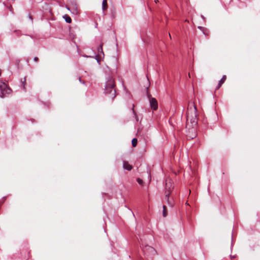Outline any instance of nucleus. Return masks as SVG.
Masks as SVG:
<instances>
[{"label": "nucleus", "mask_w": 260, "mask_h": 260, "mask_svg": "<svg viewBox=\"0 0 260 260\" xmlns=\"http://www.w3.org/2000/svg\"><path fill=\"white\" fill-rule=\"evenodd\" d=\"M132 111H133V113H134V114L135 115V117H137V114H136V113L135 111L134 108L132 109Z\"/></svg>", "instance_id": "dca6fc26"}, {"label": "nucleus", "mask_w": 260, "mask_h": 260, "mask_svg": "<svg viewBox=\"0 0 260 260\" xmlns=\"http://www.w3.org/2000/svg\"><path fill=\"white\" fill-rule=\"evenodd\" d=\"M67 8L74 15H78L79 14L80 10L78 5L75 2H72L69 6H67Z\"/></svg>", "instance_id": "20e7f679"}, {"label": "nucleus", "mask_w": 260, "mask_h": 260, "mask_svg": "<svg viewBox=\"0 0 260 260\" xmlns=\"http://www.w3.org/2000/svg\"><path fill=\"white\" fill-rule=\"evenodd\" d=\"M103 2H107V0H103Z\"/></svg>", "instance_id": "a211bd4d"}, {"label": "nucleus", "mask_w": 260, "mask_h": 260, "mask_svg": "<svg viewBox=\"0 0 260 260\" xmlns=\"http://www.w3.org/2000/svg\"><path fill=\"white\" fill-rule=\"evenodd\" d=\"M108 8V4L107 2H103L102 3V10L103 11L104 14H105V11Z\"/></svg>", "instance_id": "9d476101"}, {"label": "nucleus", "mask_w": 260, "mask_h": 260, "mask_svg": "<svg viewBox=\"0 0 260 260\" xmlns=\"http://www.w3.org/2000/svg\"><path fill=\"white\" fill-rule=\"evenodd\" d=\"M186 114V127H191V131L194 133L191 136H187V138L193 139L197 136L194 127L197 126L198 120L197 109L193 103H189Z\"/></svg>", "instance_id": "f257e3e1"}, {"label": "nucleus", "mask_w": 260, "mask_h": 260, "mask_svg": "<svg viewBox=\"0 0 260 260\" xmlns=\"http://www.w3.org/2000/svg\"><path fill=\"white\" fill-rule=\"evenodd\" d=\"M170 193V191H168V192H166L165 199L167 200L168 205L171 207H173V206H174V201L170 199V198H169Z\"/></svg>", "instance_id": "423d86ee"}, {"label": "nucleus", "mask_w": 260, "mask_h": 260, "mask_svg": "<svg viewBox=\"0 0 260 260\" xmlns=\"http://www.w3.org/2000/svg\"><path fill=\"white\" fill-rule=\"evenodd\" d=\"M21 82H22V84L23 86V89L25 90V83H26V79H25V78H24V81H21Z\"/></svg>", "instance_id": "4468645a"}, {"label": "nucleus", "mask_w": 260, "mask_h": 260, "mask_svg": "<svg viewBox=\"0 0 260 260\" xmlns=\"http://www.w3.org/2000/svg\"><path fill=\"white\" fill-rule=\"evenodd\" d=\"M12 90L4 82L0 81V97L4 98L7 95L11 94Z\"/></svg>", "instance_id": "7ed1b4c3"}, {"label": "nucleus", "mask_w": 260, "mask_h": 260, "mask_svg": "<svg viewBox=\"0 0 260 260\" xmlns=\"http://www.w3.org/2000/svg\"><path fill=\"white\" fill-rule=\"evenodd\" d=\"M158 2L157 0H155V2L156 3Z\"/></svg>", "instance_id": "6ab92c4d"}, {"label": "nucleus", "mask_w": 260, "mask_h": 260, "mask_svg": "<svg viewBox=\"0 0 260 260\" xmlns=\"http://www.w3.org/2000/svg\"><path fill=\"white\" fill-rule=\"evenodd\" d=\"M63 18L66 21V22H67L68 23H70L72 22V19L68 15H67V14L64 15L63 16Z\"/></svg>", "instance_id": "1a4fd4ad"}, {"label": "nucleus", "mask_w": 260, "mask_h": 260, "mask_svg": "<svg viewBox=\"0 0 260 260\" xmlns=\"http://www.w3.org/2000/svg\"><path fill=\"white\" fill-rule=\"evenodd\" d=\"M34 59L35 61H38L39 60V58L37 57H35Z\"/></svg>", "instance_id": "f3484780"}, {"label": "nucleus", "mask_w": 260, "mask_h": 260, "mask_svg": "<svg viewBox=\"0 0 260 260\" xmlns=\"http://www.w3.org/2000/svg\"><path fill=\"white\" fill-rule=\"evenodd\" d=\"M102 46H103V44H102L100 45V46L98 48V53H99V55H100L101 54H103L104 55Z\"/></svg>", "instance_id": "9b49d317"}, {"label": "nucleus", "mask_w": 260, "mask_h": 260, "mask_svg": "<svg viewBox=\"0 0 260 260\" xmlns=\"http://www.w3.org/2000/svg\"><path fill=\"white\" fill-rule=\"evenodd\" d=\"M169 36H170V38L171 39V36L170 34H169Z\"/></svg>", "instance_id": "aec40b11"}, {"label": "nucleus", "mask_w": 260, "mask_h": 260, "mask_svg": "<svg viewBox=\"0 0 260 260\" xmlns=\"http://www.w3.org/2000/svg\"><path fill=\"white\" fill-rule=\"evenodd\" d=\"M226 79V76L225 75H223L220 80L219 81L218 86L216 88V90H218L222 85V84L225 82Z\"/></svg>", "instance_id": "6e6552de"}, {"label": "nucleus", "mask_w": 260, "mask_h": 260, "mask_svg": "<svg viewBox=\"0 0 260 260\" xmlns=\"http://www.w3.org/2000/svg\"><path fill=\"white\" fill-rule=\"evenodd\" d=\"M123 168L125 170L130 171L132 169L133 167L127 161L124 160L123 161Z\"/></svg>", "instance_id": "0eeeda50"}, {"label": "nucleus", "mask_w": 260, "mask_h": 260, "mask_svg": "<svg viewBox=\"0 0 260 260\" xmlns=\"http://www.w3.org/2000/svg\"><path fill=\"white\" fill-rule=\"evenodd\" d=\"M162 214L164 217H166L167 215V207L165 205L163 206Z\"/></svg>", "instance_id": "f8f14e48"}, {"label": "nucleus", "mask_w": 260, "mask_h": 260, "mask_svg": "<svg viewBox=\"0 0 260 260\" xmlns=\"http://www.w3.org/2000/svg\"><path fill=\"white\" fill-rule=\"evenodd\" d=\"M137 182L138 183L140 184V185H142L143 184V180L142 179H141L140 178H137Z\"/></svg>", "instance_id": "2eb2a0df"}, {"label": "nucleus", "mask_w": 260, "mask_h": 260, "mask_svg": "<svg viewBox=\"0 0 260 260\" xmlns=\"http://www.w3.org/2000/svg\"><path fill=\"white\" fill-rule=\"evenodd\" d=\"M104 93L111 100H113L116 96L115 82L112 78H110L106 83Z\"/></svg>", "instance_id": "f03ea898"}, {"label": "nucleus", "mask_w": 260, "mask_h": 260, "mask_svg": "<svg viewBox=\"0 0 260 260\" xmlns=\"http://www.w3.org/2000/svg\"><path fill=\"white\" fill-rule=\"evenodd\" d=\"M150 104L151 109L153 110H156L157 109V102L155 98H152L150 99Z\"/></svg>", "instance_id": "39448f33"}, {"label": "nucleus", "mask_w": 260, "mask_h": 260, "mask_svg": "<svg viewBox=\"0 0 260 260\" xmlns=\"http://www.w3.org/2000/svg\"><path fill=\"white\" fill-rule=\"evenodd\" d=\"M138 140L136 138H134L132 141V144L133 147H136L137 145Z\"/></svg>", "instance_id": "ddd939ff"}, {"label": "nucleus", "mask_w": 260, "mask_h": 260, "mask_svg": "<svg viewBox=\"0 0 260 260\" xmlns=\"http://www.w3.org/2000/svg\"><path fill=\"white\" fill-rule=\"evenodd\" d=\"M79 81H80V82H81V78H79Z\"/></svg>", "instance_id": "412c9836"}]
</instances>
